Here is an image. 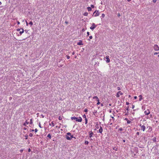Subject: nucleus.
<instances>
[{
    "label": "nucleus",
    "mask_w": 159,
    "mask_h": 159,
    "mask_svg": "<svg viewBox=\"0 0 159 159\" xmlns=\"http://www.w3.org/2000/svg\"><path fill=\"white\" fill-rule=\"evenodd\" d=\"M65 137H66V139L68 140H70L71 139H72V138H75V137H74L73 135H71L70 136V137L68 135H66Z\"/></svg>",
    "instance_id": "f257e3e1"
},
{
    "label": "nucleus",
    "mask_w": 159,
    "mask_h": 159,
    "mask_svg": "<svg viewBox=\"0 0 159 159\" xmlns=\"http://www.w3.org/2000/svg\"><path fill=\"white\" fill-rule=\"evenodd\" d=\"M99 12L98 11H95L93 13L95 16H98L99 15Z\"/></svg>",
    "instance_id": "f03ea898"
},
{
    "label": "nucleus",
    "mask_w": 159,
    "mask_h": 159,
    "mask_svg": "<svg viewBox=\"0 0 159 159\" xmlns=\"http://www.w3.org/2000/svg\"><path fill=\"white\" fill-rule=\"evenodd\" d=\"M154 48L156 51H158L159 50V47L156 44L154 45Z\"/></svg>",
    "instance_id": "7ed1b4c3"
},
{
    "label": "nucleus",
    "mask_w": 159,
    "mask_h": 159,
    "mask_svg": "<svg viewBox=\"0 0 159 159\" xmlns=\"http://www.w3.org/2000/svg\"><path fill=\"white\" fill-rule=\"evenodd\" d=\"M96 26L97 25H95V23H93L92 24V26H91L90 28V29L93 30L96 27Z\"/></svg>",
    "instance_id": "20e7f679"
},
{
    "label": "nucleus",
    "mask_w": 159,
    "mask_h": 159,
    "mask_svg": "<svg viewBox=\"0 0 159 159\" xmlns=\"http://www.w3.org/2000/svg\"><path fill=\"white\" fill-rule=\"evenodd\" d=\"M140 126L141 127V129H142L143 131H144L146 129V127L145 126H144V125H142L141 124H140Z\"/></svg>",
    "instance_id": "39448f33"
},
{
    "label": "nucleus",
    "mask_w": 159,
    "mask_h": 159,
    "mask_svg": "<svg viewBox=\"0 0 159 159\" xmlns=\"http://www.w3.org/2000/svg\"><path fill=\"white\" fill-rule=\"evenodd\" d=\"M119 94H120V95H122L123 94L121 91H118L116 94V96L117 97L119 98L120 97Z\"/></svg>",
    "instance_id": "423d86ee"
},
{
    "label": "nucleus",
    "mask_w": 159,
    "mask_h": 159,
    "mask_svg": "<svg viewBox=\"0 0 159 159\" xmlns=\"http://www.w3.org/2000/svg\"><path fill=\"white\" fill-rule=\"evenodd\" d=\"M76 121L79 122H81L82 121V119L81 117H79V119H78L77 118V120H76Z\"/></svg>",
    "instance_id": "0eeeda50"
},
{
    "label": "nucleus",
    "mask_w": 159,
    "mask_h": 159,
    "mask_svg": "<svg viewBox=\"0 0 159 159\" xmlns=\"http://www.w3.org/2000/svg\"><path fill=\"white\" fill-rule=\"evenodd\" d=\"M106 58L107 59V60L106 61L107 63H109L110 61V60L109 58V56H107L106 57Z\"/></svg>",
    "instance_id": "6e6552de"
},
{
    "label": "nucleus",
    "mask_w": 159,
    "mask_h": 159,
    "mask_svg": "<svg viewBox=\"0 0 159 159\" xmlns=\"http://www.w3.org/2000/svg\"><path fill=\"white\" fill-rule=\"evenodd\" d=\"M150 112L149 110H147V111H144V113L146 115H148L149 114Z\"/></svg>",
    "instance_id": "1a4fd4ad"
},
{
    "label": "nucleus",
    "mask_w": 159,
    "mask_h": 159,
    "mask_svg": "<svg viewBox=\"0 0 159 159\" xmlns=\"http://www.w3.org/2000/svg\"><path fill=\"white\" fill-rule=\"evenodd\" d=\"M103 131V129L101 126H100V129L98 130L99 132L102 134Z\"/></svg>",
    "instance_id": "9d476101"
},
{
    "label": "nucleus",
    "mask_w": 159,
    "mask_h": 159,
    "mask_svg": "<svg viewBox=\"0 0 159 159\" xmlns=\"http://www.w3.org/2000/svg\"><path fill=\"white\" fill-rule=\"evenodd\" d=\"M90 134H89V137L90 138H92V137H93V133L92 131H91L90 132Z\"/></svg>",
    "instance_id": "9b49d317"
},
{
    "label": "nucleus",
    "mask_w": 159,
    "mask_h": 159,
    "mask_svg": "<svg viewBox=\"0 0 159 159\" xmlns=\"http://www.w3.org/2000/svg\"><path fill=\"white\" fill-rule=\"evenodd\" d=\"M77 45H83L82 41V40H80L79 42L77 43Z\"/></svg>",
    "instance_id": "f8f14e48"
},
{
    "label": "nucleus",
    "mask_w": 159,
    "mask_h": 159,
    "mask_svg": "<svg viewBox=\"0 0 159 159\" xmlns=\"http://www.w3.org/2000/svg\"><path fill=\"white\" fill-rule=\"evenodd\" d=\"M21 31H20L19 32L20 35H21L24 32V30L23 28H21Z\"/></svg>",
    "instance_id": "ddd939ff"
},
{
    "label": "nucleus",
    "mask_w": 159,
    "mask_h": 159,
    "mask_svg": "<svg viewBox=\"0 0 159 159\" xmlns=\"http://www.w3.org/2000/svg\"><path fill=\"white\" fill-rule=\"evenodd\" d=\"M77 118L75 117V116H74V117H71V119L72 120H77Z\"/></svg>",
    "instance_id": "4468645a"
},
{
    "label": "nucleus",
    "mask_w": 159,
    "mask_h": 159,
    "mask_svg": "<svg viewBox=\"0 0 159 159\" xmlns=\"http://www.w3.org/2000/svg\"><path fill=\"white\" fill-rule=\"evenodd\" d=\"M93 99H96L97 101H98V97L97 96H95L93 97Z\"/></svg>",
    "instance_id": "2eb2a0df"
},
{
    "label": "nucleus",
    "mask_w": 159,
    "mask_h": 159,
    "mask_svg": "<svg viewBox=\"0 0 159 159\" xmlns=\"http://www.w3.org/2000/svg\"><path fill=\"white\" fill-rule=\"evenodd\" d=\"M87 9L89 11H90L92 10V8L91 7H87Z\"/></svg>",
    "instance_id": "dca6fc26"
},
{
    "label": "nucleus",
    "mask_w": 159,
    "mask_h": 159,
    "mask_svg": "<svg viewBox=\"0 0 159 159\" xmlns=\"http://www.w3.org/2000/svg\"><path fill=\"white\" fill-rule=\"evenodd\" d=\"M139 101H140L142 99V95H140L139 96Z\"/></svg>",
    "instance_id": "f3484780"
},
{
    "label": "nucleus",
    "mask_w": 159,
    "mask_h": 159,
    "mask_svg": "<svg viewBox=\"0 0 159 159\" xmlns=\"http://www.w3.org/2000/svg\"><path fill=\"white\" fill-rule=\"evenodd\" d=\"M29 124V122H27V121H26L25 123H24L23 124V125L25 126H26V124Z\"/></svg>",
    "instance_id": "a211bd4d"
},
{
    "label": "nucleus",
    "mask_w": 159,
    "mask_h": 159,
    "mask_svg": "<svg viewBox=\"0 0 159 159\" xmlns=\"http://www.w3.org/2000/svg\"><path fill=\"white\" fill-rule=\"evenodd\" d=\"M71 134L70 133L68 132L66 134V135H68L69 136H70L71 135Z\"/></svg>",
    "instance_id": "6ab92c4d"
},
{
    "label": "nucleus",
    "mask_w": 159,
    "mask_h": 159,
    "mask_svg": "<svg viewBox=\"0 0 159 159\" xmlns=\"http://www.w3.org/2000/svg\"><path fill=\"white\" fill-rule=\"evenodd\" d=\"M84 143L86 145H87L89 143V142L88 141H85L84 142Z\"/></svg>",
    "instance_id": "aec40b11"
},
{
    "label": "nucleus",
    "mask_w": 159,
    "mask_h": 159,
    "mask_svg": "<svg viewBox=\"0 0 159 159\" xmlns=\"http://www.w3.org/2000/svg\"><path fill=\"white\" fill-rule=\"evenodd\" d=\"M88 13L87 12H85L84 14V16H88Z\"/></svg>",
    "instance_id": "412c9836"
},
{
    "label": "nucleus",
    "mask_w": 159,
    "mask_h": 159,
    "mask_svg": "<svg viewBox=\"0 0 159 159\" xmlns=\"http://www.w3.org/2000/svg\"><path fill=\"white\" fill-rule=\"evenodd\" d=\"M47 137H48L49 139H51V136L50 135V134H48L47 136Z\"/></svg>",
    "instance_id": "4be33fe9"
},
{
    "label": "nucleus",
    "mask_w": 159,
    "mask_h": 159,
    "mask_svg": "<svg viewBox=\"0 0 159 159\" xmlns=\"http://www.w3.org/2000/svg\"><path fill=\"white\" fill-rule=\"evenodd\" d=\"M156 137H154V138L153 139H152V140L153 141H154V142H156Z\"/></svg>",
    "instance_id": "5701e85b"
},
{
    "label": "nucleus",
    "mask_w": 159,
    "mask_h": 159,
    "mask_svg": "<svg viewBox=\"0 0 159 159\" xmlns=\"http://www.w3.org/2000/svg\"><path fill=\"white\" fill-rule=\"evenodd\" d=\"M85 124H86L88 123V120L87 119H85Z\"/></svg>",
    "instance_id": "b1692460"
},
{
    "label": "nucleus",
    "mask_w": 159,
    "mask_h": 159,
    "mask_svg": "<svg viewBox=\"0 0 159 159\" xmlns=\"http://www.w3.org/2000/svg\"><path fill=\"white\" fill-rule=\"evenodd\" d=\"M113 149L114 150H115V151H117L118 148H116V147H115V148H113Z\"/></svg>",
    "instance_id": "393cba45"
},
{
    "label": "nucleus",
    "mask_w": 159,
    "mask_h": 159,
    "mask_svg": "<svg viewBox=\"0 0 159 159\" xmlns=\"http://www.w3.org/2000/svg\"><path fill=\"white\" fill-rule=\"evenodd\" d=\"M127 123L128 124H129V123H130L131 121H130L129 120H128L127 121Z\"/></svg>",
    "instance_id": "a878e982"
},
{
    "label": "nucleus",
    "mask_w": 159,
    "mask_h": 159,
    "mask_svg": "<svg viewBox=\"0 0 159 159\" xmlns=\"http://www.w3.org/2000/svg\"><path fill=\"white\" fill-rule=\"evenodd\" d=\"M98 101H98V102L97 103V105H99L100 103V102H99V99H98Z\"/></svg>",
    "instance_id": "bb28decb"
},
{
    "label": "nucleus",
    "mask_w": 159,
    "mask_h": 159,
    "mask_svg": "<svg viewBox=\"0 0 159 159\" xmlns=\"http://www.w3.org/2000/svg\"><path fill=\"white\" fill-rule=\"evenodd\" d=\"M83 117L85 119H87V118H86V115H85V114L83 116Z\"/></svg>",
    "instance_id": "cd10ccee"
},
{
    "label": "nucleus",
    "mask_w": 159,
    "mask_h": 159,
    "mask_svg": "<svg viewBox=\"0 0 159 159\" xmlns=\"http://www.w3.org/2000/svg\"><path fill=\"white\" fill-rule=\"evenodd\" d=\"M105 15L104 14H102V15L101 17L102 18H103L105 17Z\"/></svg>",
    "instance_id": "c85d7f7f"
},
{
    "label": "nucleus",
    "mask_w": 159,
    "mask_h": 159,
    "mask_svg": "<svg viewBox=\"0 0 159 159\" xmlns=\"http://www.w3.org/2000/svg\"><path fill=\"white\" fill-rule=\"evenodd\" d=\"M29 24H30L31 25H32L33 24V23L32 21H30Z\"/></svg>",
    "instance_id": "c756f323"
},
{
    "label": "nucleus",
    "mask_w": 159,
    "mask_h": 159,
    "mask_svg": "<svg viewBox=\"0 0 159 159\" xmlns=\"http://www.w3.org/2000/svg\"><path fill=\"white\" fill-rule=\"evenodd\" d=\"M89 39H88L89 40H90V39H92L93 38V37L92 36H90L89 37Z\"/></svg>",
    "instance_id": "7c9ffc66"
},
{
    "label": "nucleus",
    "mask_w": 159,
    "mask_h": 159,
    "mask_svg": "<svg viewBox=\"0 0 159 159\" xmlns=\"http://www.w3.org/2000/svg\"><path fill=\"white\" fill-rule=\"evenodd\" d=\"M30 124H32V119H31L30 120Z\"/></svg>",
    "instance_id": "2f4dec72"
},
{
    "label": "nucleus",
    "mask_w": 159,
    "mask_h": 159,
    "mask_svg": "<svg viewBox=\"0 0 159 159\" xmlns=\"http://www.w3.org/2000/svg\"><path fill=\"white\" fill-rule=\"evenodd\" d=\"M29 136H30V137H32V136H33V134H32V133H30V134H29Z\"/></svg>",
    "instance_id": "473e14b6"
},
{
    "label": "nucleus",
    "mask_w": 159,
    "mask_h": 159,
    "mask_svg": "<svg viewBox=\"0 0 159 159\" xmlns=\"http://www.w3.org/2000/svg\"><path fill=\"white\" fill-rule=\"evenodd\" d=\"M59 119L60 120H61L62 119V118L60 116L59 117Z\"/></svg>",
    "instance_id": "72a5a7b5"
},
{
    "label": "nucleus",
    "mask_w": 159,
    "mask_h": 159,
    "mask_svg": "<svg viewBox=\"0 0 159 159\" xmlns=\"http://www.w3.org/2000/svg\"><path fill=\"white\" fill-rule=\"evenodd\" d=\"M66 57H67V59H69L70 58V56H69L66 55Z\"/></svg>",
    "instance_id": "f704fd0d"
},
{
    "label": "nucleus",
    "mask_w": 159,
    "mask_h": 159,
    "mask_svg": "<svg viewBox=\"0 0 159 159\" xmlns=\"http://www.w3.org/2000/svg\"><path fill=\"white\" fill-rule=\"evenodd\" d=\"M25 139H28V136L27 135H25Z\"/></svg>",
    "instance_id": "c9c22d12"
},
{
    "label": "nucleus",
    "mask_w": 159,
    "mask_h": 159,
    "mask_svg": "<svg viewBox=\"0 0 159 159\" xmlns=\"http://www.w3.org/2000/svg\"><path fill=\"white\" fill-rule=\"evenodd\" d=\"M123 130V129L122 128H120L119 129V130H120V131H122Z\"/></svg>",
    "instance_id": "e433bc0d"
},
{
    "label": "nucleus",
    "mask_w": 159,
    "mask_h": 159,
    "mask_svg": "<svg viewBox=\"0 0 159 159\" xmlns=\"http://www.w3.org/2000/svg\"><path fill=\"white\" fill-rule=\"evenodd\" d=\"M51 124H52V126H54V123H53V122H51Z\"/></svg>",
    "instance_id": "4c0bfd02"
},
{
    "label": "nucleus",
    "mask_w": 159,
    "mask_h": 159,
    "mask_svg": "<svg viewBox=\"0 0 159 159\" xmlns=\"http://www.w3.org/2000/svg\"><path fill=\"white\" fill-rule=\"evenodd\" d=\"M117 90H120V87H118L117 88Z\"/></svg>",
    "instance_id": "58836bf2"
},
{
    "label": "nucleus",
    "mask_w": 159,
    "mask_h": 159,
    "mask_svg": "<svg viewBox=\"0 0 159 159\" xmlns=\"http://www.w3.org/2000/svg\"><path fill=\"white\" fill-rule=\"evenodd\" d=\"M88 111V109H85L84 110V112H87Z\"/></svg>",
    "instance_id": "ea45409f"
},
{
    "label": "nucleus",
    "mask_w": 159,
    "mask_h": 159,
    "mask_svg": "<svg viewBox=\"0 0 159 159\" xmlns=\"http://www.w3.org/2000/svg\"><path fill=\"white\" fill-rule=\"evenodd\" d=\"M91 7L92 8H94V5H91Z\"/></svg>",
    "instance_id": "a19ab883"
},
{
    "label": "nucleus",
    "mask_w": 159,
    "mask_h": 159,
    "mask_svg": "<svg viewBox=\"0 0 159 159\" xmlns=\"http://www.w3.org/2000/svg\"><path fill=\"white\" fill-rule=\"evenodd\" d=\"M157 1V0H152L153 2L155 3Z\"/></svg>",
    "instance_id": "79ce46f5"
},
{
    "label": "nucleus",
    "mask_w": 159,
    "mask_h": 159,
    "mask_svg": "<svg viewBox=\"0 0 159 159\" xmlns=\"http://www.w3.org/2000/svg\"><path fill=\"white\" fill-rule=\"evenodd\" d=\"M39 126L40 128H42V127H41V124H40V123H39Z\"/></svg>",
    "instance_id": "37998d69"
},
{
    "label": "nucleus",
    "mask_w": 159,
    "mask_h": 159,
    "mask_svg": "<svg viewBox=\"0 0 159 159\" xmlns=\"http://www.w3.org/2000/svg\"><path fill=\"white\" fill-rule=\"evenodd\" d=\"M21 30V29H17L16 30L17 31H20Z\"/></svg>",
    "instance_id": "c03bdc74"
},
{
    "label": "nucleus",
    "mask_w": 159,
    "mask_h": 159,
    "mask_svg": "<svg viewBox=\"0 0 159 159\" xmlns=\"http://www.w3.org/2000/svg\"><path fill=\"white\" fill-rule=\"evenodd\" d=\"M34 131L35 132H37V131H38L37 129H35L34 130Z\"/></svg>",
    "instance_id": "a18cd8bd"
},
{
    "label": "nucleus",
    "mask_w": 159,
    "mask_h": 159,
    "mask_svg": "<svg viewBox=\"0 0 159 159\" xmlns=\"http://www.w3.org/2000/svg\"><path fill=\"white\" fill-rule=\"evenodd\" d=\"M134 105H132V108L133 109L134 108Z\"/></svg>",
    "instance_id": "49530a36"
},
{
    "label": "nucleus",
    "mask_w": 159,
    "mask_h": 159,
    "mask_svg": "<svg viewBox=\"0 0 159 159\" xmlns=\"http://www.w3.org/2000/svg\"><path fill=\"white\" fill-rule=\"evenodd\" d=\"M87 36H89V32H87Z\"/></svg>",
    "instance_id": "de8ad7c7"
},
{
    "label": "nucleus",
    "mask_w": 159,
    "mask_h": 159,
    "mask_svg": "<svg viewBox=\"0 0 159 159\" xmlns=\"http://www.w3.org/2000/svg\"><path fill=\"white\" fill-rule=\"evenodd\" d=\"M136 134L138 135H139V132H137Z\"/></svg>",
    "instance_id": "09e8293b"
},
{
    "label": "nucleus",
    "mask_w": 159,
    "mask_h": 159,
    "mask_svg": "<svg viewBox=\"0 0 159 159\" xmlns=\"http://www.w3.org/2000/svg\"><path fill=\"white\" fill-rule=\"evenodd\" d=\"M17 23L18 25H19V24H20V22L19 21H17Z\"/></svg>",
    "instance_id": "8fccbe9b"
},
{
    "label": "nucleus",
    "mask_w": 159,
    "mask_h": 159,
    "mask_svg": "<svg viewBox=\"0 0 159 159\" xmlns=\"http://www.w3.org/2000/svg\"><path fill=\"white\" fill-rule=\"evenodd\" d=\"M126 110H127V111H128L129 110V107H127L126 108Z\"/></svg>",
    "instance_id": "3c124183"
},
{
    "label": "nucleus",
    "mask_w": 159,
    "mask_h": 159,
    "mask_svg": "<svg viewBox=\"0 0 159 159\" xmlns=\"http://www.w3.org/2000/svg\"><path fill=\"white\" fill-rule=\"evenodd\" d=\"M129 104V102H126V105H128Z\"/></svg>",
    "instance_id": "603ef678"
},
{
    "label": "nucleus",
    "mask_w": 159,
    "mask_h": 159,
    "mask_svg": "<svg viewBox=\"0 0 159 159\" xmlns=\"http://www.w3.org/2000/svg\"><path fill=\"white\" fill-rule=\"evenodd\" d=\"M158 54V53L157 52H155L154 53V55H157Z\"/></svg>",
    "instance_id": "864d4df0"
},
{
    "label": "nucleus",
    "mask_w": 159,
    "mask_h": 159,
    "mask_svg": "<svg viewBox=\"0 0 159 159\" xmlns=\"http://www.w3.org/2000/svg\"><path fill=\"white\" fill-rule=\"evenodd\" d=\"M30 151H31V150H30V148H29V149H28V152H30Z\"/></svg>",
    "instance_id": "5fc2aeb1"
},
{
    "label": "nucleus",
    "mask_w": 159,
    "mask_h": 159,
    "mask_svg": "<svg viewBox=\"0 0 159 159\" xmlns=\"http://www.w3.org/2000/svg\"><path fill=\"white\" fill-rule=\"evenodd\" d=\"M134 98L135 99H136L137 98V96H134Z\"/></svg>",
    "instance_id": "6e6d98bb"
},
{
    "label": "nucleus",
    "mask_w": 159,
    "mask_h": 159,
    "mask_svg": "<svg viewBox=\"0 0 159 159\" xmlns=\"http://www.w3.org/2000/svg\"><path fill=\"white\" fill-rule=\"evenodd\" d=\"M111 117L113 120H114V117L113 116H111Z\"/></svg>",
    "instance_id": "4d7b16f0"
},
{
    "label": "nucleus",
    "mask_w": 159,
    "mask_h": 159,
    "mask_svg": "<svg viewBox=\"0 0 159 159\" xmlns=\"http://www.w3.org/2000/svg\"><path fill=\"white\" fill-rule=\"evenodd\" d=\"M65 23H66V24H67L68 23V22L66 21L65 22Z\"/></svg>",
    "instance_id": "13d9d810"
},
{
    "label": "nucleus",
    "mask_w": 159,
    "mask_h": 159,
    "mask_svg": "<svg viewBox=\"0 0 159 159\" xmlns=\"http://www.w3.org/2000/svg\"><path fill=\"white\" fill-rule=\"evenodd\" d=\"M26 25L27 26L28 25V23L26 21Z\"/></svg>",
    "instance_id": "bf43d9fd"
},
{
    "label": "nucleus",
    "mask_w": 159,
    "mask_h": 159,
    "mask_svg": "<svg viewBox=\"0 0 159 159\" xmlns=\"http://www.w3.org/2000/svg\"><path fill=\"white\" fill-rule=\"evenodd\" d=\"M125 120H127V121L128 120V119L127 118H125Z\"/></svg>",
    "instance_id": "052dcab7"
},
{
    "label": "nucleus",
    "mask_w": 159,
    "mask_h": 159,
    "mask_svg": "<svg viewBox=\"0 0 159 159\" xmlns=\"http://www.w3.org/2000/svg\"><path fill=\"white\" fill-rule=\"evenodd\" d=\"M84 30H84V29H82V31H84Z\"/></svg>",
    "instance_id": "680f3d73"
},
{
    "label": "nucleus",
    "mask_w": 159,
    "mask_h": 159,
    "mask_svg": "<svg viewBox=\"0 0 159 159\" xmlns=\"http://www.w3.org/2000/svg\"><path fill=\"white\" fill-rule=\"evenodd\" d=\"M118 16H120V13H118Z\"/></svg>",
    "instance_id": "e2e57ef3"
},
{
    "label": "nucleus",
    "mask_w": 159,
    "mask_h": 159,
    "mask_svg": "<svg viewBox=\"0 0 159 159\" xmlns=\"http://www.w3.org/2000/svg\"><path fill=\"white\" fill-rule=\"evenodd\" d=\"M101 106H103V104H102V103H101Z\"/></svg>",
    "instance_id": "0e129e2a"
},
{
    "label": "nucleus",
    "mask_w": 159,
    "mask_h": 159,
    "mask_svg": "<svg viewBox=\"0 0 159 159\" xmlns=\"http://www.w3.org/2000/svg\"><path fill=\"white\" fill-rule=\"evenodd\" d=\"M74 54H75V52H72V55H74Z\"/></svg>",
    "instance_id": "69168bd1"
},
{
    "label": "nucleus",
    "mask_w": 159,
    "mask_h": 159,
    "mask_svg": "<svg viewBox=\"0 0 159 159\" xmlns=\"http://www.w3.org/2000/svg\"><path fill=\"white\" fill-rule=\"evenodd\" d=\"M125 140H123V142L124 143V142H125Z\"/></svg>",
    "instance_id": "338daca9"
},
{
    "label": "nucleus",
    "mask_w": 159,
    "mask_h": 159,
    "mask_svg": "<svg viewBox=\"0 0 159 159\" xmlns=\"http://www.w3.org/2000/svg\"><path fill=\"white\" fill-rule=\"evenodd\" d=\"M25 31L26 33H27V30H25Z\"/></svg>",
    "instance_id": "774afa93"
}]
</instances>
